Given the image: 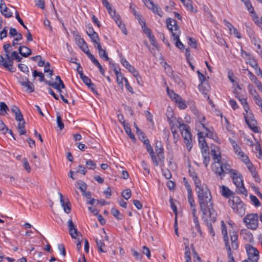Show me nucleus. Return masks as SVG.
<instances>
[{
    "label": "nucleus",
    "mask_w": 262,
    "mask_h": 262,
    "mask_svg": "<svg viewBox=\"0 0 262 262\" xmlns=\"http://www.w3.org/2000/svg\"><path fill=\"white\" fill-rule=\"evenodd\" d=\"M200 211L202 212L201 219L208 227L209 232L212 236L215 235L212 223L216 221L217 212L214 209L213 200H210L199 203Z\"/></svg>",
    "instance_id": "f257e3e1"
},
{
    "label": "nucleus",
    "mask_w": 262,
    "mask_h": 262,
    "mask_svg": "<svg viewBox=\"0 0 262 262\" xmlns=\"http://www.w3.org/2000/svg\"><path fill=\"white\" fill-rule=\"evenodd\" d=\"M189 173L195 186L199 203L212 200V196L209 189L206 184H201V182L198 178L196 172L194 171H191L190 170Z\"/></svg>",
    "instance_id": "f03ea898"
},
{
    "label": "nucleus",
    "mask_w": 262,
    "mask_h": 262,
    "mask_svg": "<svg viewBox=\"0 0 262 262\" xmlns=\"http://www.w3.org/2000/svg\"><path fill=\"white\" fill-rule=\"evenodd\" d=\"M179 124L178 127L180 129L181 135L184 138V142L186 144L187 149L190 151L192 147V135L190 131L189 126L184 123L178 121Z\"/></svg>",
    "instance_id": "7ed1b4c3"
},
{
    "label": "nucleus",
    "mask_w": 262,
    "mask_h": 262,
    "mask_svg": "<svg viewBox=\"0 0 262 262\" xmlns=\"http://www.w3.org/2000/svg\"><path fill=\"white\" fill-rule=\"evenodd\" d=\"M228 204L234 213L241 216L245 214L246 211L245 205L238 196H233L232 199H229Z\"/></svg>",
    "instance_id": "20e7f679"
},
{
    "label": "nucleus",
    "mask_w": 262,
    "mask_h": 262,
    "mask_svg": "<svg viewBox=\"0 0 262 262\" xmlns=\"http://www.w3.org/2000/svg\"><path fill=\"white\" fill-rule=\"evenodd\" d=\"M230 237L231 247L230 245L225 247L227 251L229 262H235L231 249L233 250H236L238 247V244L237 242V233L235 231L230 232Z\"/></svg>",
    "instance_id": "39448f33"
},
{
    "label": "nucleus",
    "mask_w": 262,
    "mask_h": 262,
    "mask_svg": "<svg viewBox=\"0 0 262 262\" xmlns=\"http://www.w3.org/2000/svg\"><path fill=\"white\" fill-rule=\"evenodd\" d=\"M231 177L233 183L237 189V192L247 196L248 192L244 185L242 176L241 174H237V171L236 170L235 172L231 174Z\"/></svg>",
    "instance_id": "423d86ee"
},
{
    "label": "nucleus",
    "mask_w": 262,
    "mask_h": 262,
    "mask_svg": "<svg viewBox=\"0 0 262 262\" xmlns=\"http://www.w3.org/2000/svg\"><path fill=\"white\" fill-rule=\"evenodd\" d=\"M258 216L256 213H251L247 214L244 219V222L246 227L252 230L256 229L258 224Z\"/></svg>",
    "instance_id": "0eeeda50"
},
{
    "label": "nucleus",
    "mask_w": 262,
    "mask_h": 262,
    "mask_svg": "<svg viewBox=\"0 0 262 262\" xmlns=\"http://www.w3.org/2000/svg\"><path fill=\"white\" fill-rule=\"evenodd\" d=\"M11 45L9 43H7L4 45L3 49L6 53V60L5 62L2 63V65L7 70L10 72H14L15 69L13 67V62L11 60V57L9 55Z\"/></svg>",
    "instance_id": "6e6552de"
},
{
    "label": "nucleus",
    "mask_w": 262,
    "mask_h": 262,
    "mask_svg": "<svg viewBox=\"0 0 262 262\" xmlns=\"http://www.w3.org/2000/svg\"><path fill=\"white\" fill-rule=\"evenodd\" d=\"M246 113H244V118L246 123L248 125L249 127L251 128L254 133L258 132V128L255 126L256 121L254 118L253 114L249 110L245 111Z\"/></svg>",
    "instance_id": "1a4fd4ad"
},
{
    "label": "nucleus",
    "mask_w": 262,
    "mask_h": 262,
    "mask_svg": "<svg viewBox=\"0 0 262 262\" xmlns=\"http://www.w3.org/2000/svg\"><path fill=\"white\" fill-rule=\"evenodd\" d=\"M248 258L254 262H257L259 258V252L257 249L250 244L245 246Z\"/></svg>",
    "instance_id": "9d476101"
},
{
    "label": "nucleus",
    "mask_w": 262,
    "mask_h": 262,
    "mask_svg": "<svg viewBox=\"0 0 262 262\" xmlns=\"http://www.w3.org/2000/svg\"><path fill=\"white\" fill-rule=\"evenodd\" d=\"M146 6L150 10H152L154 13L157 14L160 17L162 16V11L161 9L157 5H155L151 0H142Z\"/></svg>",
    "instance_id": "9b49d317"
},
{
    "label": "nucleus",
    "mask_w": 262,
    "mask_h": 262,
    "mask_svg": "<svg viewBox=\"0 0 262 262\" xmlns=\"http://www.w3.org/2000/svg\"><path fill=\"white\" fill-rule=\"evenodd\" d=\"M166 25L167 28L171 32L172 35H174L175 33H177L178 34L181 33L179 27L175 19L170 18H167L166 19Z\"/></svg>",
    "instance_id": "f8f14e48"
},
{
    "label": "nucleus",
    "mask_w": 262,
    "mask_h": 262,
    "mask_svg": "<svg viewBox=\"0 0 262 262\" xmlns=\"http://www.w3.org/2000/svg\"><path fill=\"white\" fill-rule=\"evenodd\" d=\"M18 82L21 85L26 88V91L28 93H32L34 91V86L33 84L30 82L27 78L24 79L20 77Z\"/></svg>",
    "instance_id": "ddd939ff"
},
{
    "label": "nucleus",
    "mask_w": 262,
    "mask_h": 262,
    "mask_svg": "<svg viewBox=\"0 0 262 262\" xmlns=\"http://www.w3.org/2000/svg\"><path fill=\"white\" fill-rule=\"evenodd\" d=\"M86 33L92 42H96L99 37L98 34L94 31L93 27L90 24L86 27Z\"/></svg>",
    "instance_id": "4468645a"
},
{
    "label": "nucleus",
    "mask_w": 262,
    "mask_h": 262,
    "mask_svg": "<svg viewBox=\"0 0 262 262\" xmlns=\"http://www.w3.org/2000/svg\"><path fill=\"white\" fill-rule=\"evenodd\" d=\"M0 11L7 18L12 16V12L7 7L4 0H0Z\"/></svg>",
    "instance_id": "2eb2a0df"
},
{
    "label": "nucleus",
    "mask_w": 262,
    "mask_h": 262,
    "mask_svg": "<svg viewBox=\"0 0 262 262\" xmlns=\"http://www.w3.org/2000/svg\"><path fill=\"white\" fill-rule=\"evenodd\" d=\"M68 225L70 235L73 238L76 239L78 236V231L71 219L69 220Z\"/></svg>",
    "instance_id": "dca6fc26"
},
{
    "label": "nucleus",
    "mask_w": 262,
    "mask_h": 262,
    "mask_svg": "<svg viewBox=\"0 0 262 262\" xmlns=\"http://www.w3.org/2000/svg\"><path fill=\"white\" fill-rule=\"evenodd\" d=\"M223 167H222V163L221 162L219 163H214L212 165V170L214 172V173L221 177H224V172H223Z\"/></svg>",
    "instance_id": "f3484780"
},
{
    "label": "nucleus",
    "mask_w": 262,
    "mask_h": 262,
    "mask_svg": "<svg viewBox=\"0 0 262 262\" xmlns=\"http://www.w3.org/2000/svg\"><path fill=\"white\" fill-rule=\"evenodd\" d=\"M11 112L15 115V119L17 121L24 120L23 115L21 113L20 109L15 105H13L11 108Z\"/></svg>",
    "instance_id": "a211bd4d"
},
{
    "label": "nucleus",
    "mask_w": 262,
    "mask_h": 262,
    "mask_svg": "<svg viewBox=\"0 0 262 262\" xmlns=\"http://www.w3.org/2000/svg\"><path fill=\"white\" fill-rule=\"evenodd\" d=\"M59 194L60 195V202L64 212L67 214L70 213L71 211L70 202L68 199L67 202H65L62 194L59 193Z\"/></svg>",
    "instance_id": "6ab92c4d"
},
{
    "label": "nucleus",
    "mask_w": 262,
    "mask_h": 262,
    "mask_svg": "<svg viewBox=\"0 0 262 262\" xmlns=\"http://www.w3.org/2000/svg\"><path fill=\"white\" fill-rule=\"evenodd\" d=\"M147 144L146 145V150L147 152L149 153L151 160L154 164V165L156 166H158V164L157 163V159L156 158V156L155 155L154 151L151 145L149 143V140H147Z\"/></svg>",
    "instance_id": "aec40b11"
},
{
    "label": "nucleus",
    "mask_w": 262,
    "mask_h": 262,
    "mask_svg": "<svg viewBox=\"0 0 262 262\" xmlns=\"http://www.w3.org/2000/svg\"><path fill=\"white\" fill-rule=\"evenodd\" d=\"M222 233L223 235V239L225 243V246L230 245L229 237L228 236L227 229L226 225L223 221L221 222Z\"/></svg>",
    "instance_id": "412c9836"
},
{
    "label": "nucleus",
    "mask_w": 262,
    "mask_h": 262,
    "mask_svg": "<svg viewBox=\"0 0 262 262\" xmlns=\"http://www.w3.org/2000/svg\"><path fill=\"white\" fill-rule=\"evenodd\" d=\"M46 84L57 90L59 93H61L62 92L61 89L65 88V85L62 81L60 82V83H57L56 82H52L50 81H46Z\"/></svg>",
    "instance_id": "4be33fe9"
},
{
    "label": "nucleus",
    "mask_w": 262,
    "mask_h": 262,
    "mask_svg": "<svg viewBox=\"0 0 262 262\" xmlns=\"http://www.w3.org/2000/svg\"><path fill=\"white\" fill-rule=\"evenodd\" d=\"M156 152L158 157L157 163L158 164V166H163L165 159L163 148L157 149Z\"/></svg>",
    "instance_id": "5701e85b"
},
{
    "label": "nucleus",
    "mask_w": 262,
    "mask_h": 262,
    "mask_svg": "<svg viewBox=\"0 0 262 262\" xmlns=\"http://www.w3.org/2000/svg\"><path fill=\"white\" fill-rule=\"evenodd\" d=\"M119 56L120 57V62L122 66L126 68L130 72L134 68V67L127 61L124 57L123 56L122 53L119 54Z\"/></svg>",
    "instance_id": "b1692460"
},
{
    "label": "nucleus",
    "mask_w": 262,
    "mask_h": 262,
    "mask_svg": "<svg viewBox=\"0 0 262 262\" xmlns=\"http://www.w3.org/2000/svg\"><path fill=\"white\" fill-rule=\"evenodd\" d=\"M95 241L99 252L105 253L107 252L106 247L103 240H99L96 238Z\"/></svg>",
    "instance_id": "393cba45"
},
{
    "label": "nucleus",
    "mask_w": 262,
    "mask_h": 262,
    "mask_svg": "<svg viewBox=\"0 0 262 262\" xmlns=\"http://www.w3.org/2000/svg\"><path fill=\"white\" fill-rule=\"evenodd\" d=\"M180 34H178L177 33H175L174 35H172L173 37V39L176 41L175 45L180 50L184 49V45L180 40Z\"/></svg>",
    "instance_id": "a878e982"
},
{
    "label": "nucleus",
    "mask_w": 262,
    "mask_h": 262,
    "mask_svg": "<svg viewBox=\"0 0 262 262\" xmlns=\"http://www.w3.org/2000/svg\"><path fill=\"white\" fill-rule=\"evenodd\" d=\"M221 193L223 196L226 198H229L230 196L233 194V192L230 190L227 187L224 185L222 186Z\"/></svg>",
    "instance_id": "bb28decb"
},
{
    "label": "nucleus",
    "mask_w": 262,
    "mask_h": 262,
    "mask_svg": "<svg viewBox=\"0 0 262 262\" xmlns=\"http://www.w3.org/2000/svg\"><path fill=\"white\" fill-rule=\"evenodd\" d=\"M200 91L204 95H206L207 92L209 91L210 86L208 84V82H204V83H200L198 86Z\"/></svg>",
    "instance_id": "cd10ccee"
},
{
    "label": "nucleus",
    "mask_w": 262,
    "mask_h": 262,
    "mask_svg": "<svg viewBox=\"0 0 262 262\" xmlns=\"http://www.w3.org/2000/svg\"><path fill=\"white\" fill-rule=\"evenodd\" d=\"M122 124L123 125L126 133L128 135L131 139L135 141L136 140V138L134 134L132 133L131 128H130L128 124H125L124 120L122 122Z\"/></svg>",
    "instance_id": "c85d7f7f"
},
{
    "label": "nucleus",
    "mask_w": 262,
    "mask_h": 262,
    "mask_svg": "<svg viewBox=\"0 0 262 262\" xmlns=\"http://www.w3.org/2000/svg\"><path fill=\"white\" fill-rule=\"evenodd\" d=\"M25 120L18 121L17 125V129L20 135H25L26 133V131L25 127Z\"/></svg>",
    "instance_id": "c756f323"
},
{
    "label": "nucleus",
    "mask_w": 262,
    "mask_h": 262,
    "mask_svg": "<svg viewBox=\"0 0 262 262\" xmlns=\"http://www.w3.org/2000/svg\"><path fill=\"white\" fill-rule=\"evenodd\" d=\"M106 9L108 11V13L110 15H112V13L114 14V20L115 21L116 24H118V21H119V15L116 14L115 10L112 9L111 5H110L108 7H106Z\"/></svg>",
    "instance_id": "7c9ffc66"
},
{
    "label": "nucleus",
    "mask_w": 262,
    "mask_h": 262,
    "mask_svg": "<svg viewBox=\"0 0 262 262\" xmlns=\"http://www.w3.org/2000/svg\"><path fill=\"white\" fill-rule=\"evenodd\" d=\"M111 212L118 220H123V215L121 214L119 211L116 208H112L111 210Z\"/></svg>",
    "instance_id": "2f4dec72"
},
{
    "label": "nucleus",
    "mask_w": 262,
    "mask_h": 262,
    "mask_svg": "<svg viewBox=\"0 0 262 262\" xmlns=\"http://www.w3.org/2000/svg\"><path fill=\"white\" fill-rule=\"evenodd\" d=\"M222 167H223V172H224V176H225V173H230L231 174H232L233 173L235 172L236 170L231 169L230 168V165L227 163L223 164L222 163Z\"/></svg>",
    "instance_id": "473e14b6"
},
{
    "label": "nucleus",
    "mask_w": 262,
    "mask_h": 262,
    "mask_svg": "<svg viewBox=\"0 0 262 262\" xmlns=\"http://www.w3.org/2000/svg\"><path fill=\"white\" fill-rule=\"evenodd\" d=\"M193 217V221L195 225V227L196 228L198 232L200 234L201 236H202L203 233L201 229V227L199 224V219L198 216H194Z\"/></svg>",
    "instance_id": "72a5a7b5"
},
{
    "label": "nucleus",
    "mask_w": 262,
    "mask_h": 262,
    "mask_svg": "<svg viewBox=\"0 0 262 262\" xmlns=\"http://www.w3.org/2000/svg\"><path fill=\"white\" fill-rule=\"evenodd\" d=\"M33 76L34 78L38 76L39 77V80L40 82L43 81L46 83V81H47L45 79L43 74L41 72H37L36 70H34L33 72Z\"/></svg>",
    "instance_id": "f704fd0d"
},
{
    "label": "nucleus",
    "mask_w": 262,
    "mask_h": 262,
    "mask_svg": "<svg viewBox=\"0 0 262 262\" xmlns=\"http://www.w3.org/2000/svg\"><path fill=\"white\" fill-rule=\"evenodd\" d=\"M9 108L4 102H0V115H5L7 113Z\"/></svg>",
    "instance_id": "c9c22d12"
},
{
    "label": "nucleus",
    "mask_w": 262,
    "mask_h": 262,
    "mask_svg": "<svg viewBox=\"0 0 262 262\" xmlns=\"http://www.w3.org/2000/svg\"><path fill=\"white\" fill-rule=\"evenodd\" d=\"M79 75L80 77L82 80V81L87 85L88 86L90 85L91 83V80L86 76L84 75L83 73V72H79Z\"/></svg>",
    "instance_id": "e433bc0d"
},
{
    "label": "nucleus",
    "mask_w": 262,
    "mask_h": 262,
    "mask_svg": "<svg viewBox=\"0 0 262 262\" xmlns=\"http://www.w3.org/2000/svg\"><path fill=\"white\" fill-rule=\"evenodd\" d=\"M184 6L187 8V10L192 12L193 7L192 5V2L190 0H181Z\"/></svg>",
    "instance_id": "4c0bfd02"
},
{
    "label": "nucleus",
    "mask_w": 262,
    "mask_h": 262,
    "mask_svg": "<svg viewBox=\"0 0 262 262\" xmlns=\"http://www.w3.org/2000/svg\"><path fill=\"white\" fill-rule=\"evenodd\" d=\"M176 103L178 104L179 108L181 110L185 109L187 106L185 101H184L181 97L180 99H178L176 100Z\"/></svg>",
    "instance_id": "58836bf2"
},
{
    "label": "nucleus",
    "mask_w": 262,
    "mask_h": 262,
    "mask_svg": "<svg viewBox=\"0 0 262 262\" xmlns=\"http://www.w3.org/2000/svg\"><path fill=\"white\" fill-rule=\"evenodd\" d=\"M238 157L245 164L247 163L248 162H250V160L246 154L243 151L241 152V153L238 155Z\"/></svg>",
    "instance_id": "ea45409f"
},
{
    "label": "nucleus",
    "mask_w": 262,
    "mask_h": 262,
    "mask_svg": "<svg viewBox=\"0 0 262 262\" xmlns=\"http://www.w3.org/2000/svg\"><path fill=\"white\" fill-rule=\"evenodd\" d=\"M10 56L12 62L13 60H15L17 62H20L22 59V58L18 55L16 51H13Z\"/></svg>",
    "instance_id": "a19ab883"
},
{
    "label": "nucleus",
    "mask_w": 262,
    "mask_h": 262,
    "mask_svg": "<svg viewBox=\"0 0 262 262\" xmlns=\"http://www.w3.org/2000/svg\"><path fill=\"white\" fill-rule=\"evenodd\" d=\"M85 164L89 169H94L96 168V164L91 160H87Z\"/></svg>",
    "instance_id": "79ce46f5"
},
{
    "label": "nucleus",
    "mask_w": 262,
    "mask_h": 262,
    "mask_svg": "<svg viewBox=\"0 0 262 262\" xmlns=\"http://www.w3.org/2000/svg\"><path fill=\"white\" fill-rule=\"evenodd\" d=\"M236 98L238 99L239 101L243 105L245 111H247V110H249V106L246 99L238 98L237 96Z\"/></svg>",
    "instance_id": "37998d69"
},
{
    "label": "nucleus",
    "mask_w": 262,
    "mask_h": 262,
    "mask_svg": "<svg viewBox=\"0 0 262 262\" xmlns=\"http://www.w3.org/2000/svg\"><path fill=\"white\" fill-rule=\"evenodd\" d=\"M23 52V56L24 57H27L32 54V50L30 48L25 46H24Z\"/></svg>",
    "instance_id": "c03bdc74"
},
{
    "label": "nucleus",
    "mask_w": 262,
    "mask_h": 262,
    "mask_svg": "<svg viewBox=\"0 0 262 262\" xmlns=\"http://www.w3.org/2000/svg\"><path fill=\"white\" fill-rule=\"evenodd\" d=\"M245 6L246 7L248 10L251 13H253L254 12V8L252 7L250 0H246L244 2Z\"/></svg>",
    "instance_id": "a18cd8bd"
},
{
    "label": "nucleus",
    "mask_w": 262,
    "mask_h": 262,
    "mask_svg": "<svg viewBox=\"0 0 262 262\" xmlns=\"http://www.w3.org/2000/svg\"><path fill=\"white\" fill-rule=\"evenodd\" d=\"M250 199L251 200V201L256 207H259L260 206L261 204L260 202L255 195H250Z\"/></svg>",
    "instance_id": "49530a36"
},
{
    "label": "nucleus",
    "mask_w": 262,
    "mask_h": 262,
    "mask_svg": "<svg viewBox=\"0 0 262 262\" xmlns=\"http://www.w3.org/2000/svg\"><path fill=\"white\" fill-rule=\"evenodd\" d=\"M132 192L129 189L124 190L122 193V196L125 199L128 200L131 196Z\"/></svg>",
    "instance_id": "de8ad7c7"
},
{
    "label": "nucleus",
    "mask_w": 262,
    "mask_h": 262,
    "mask_svg": "<svg viewBox=\"0 0 262 262\" xmlns=\"http://www.w3.org/2000/svg\"><path fill=\"white\" fill-rule=\"evenodd\" d=\"M57 123L60 130H62L64 128V124L62 121V118L59 114L57 116Z\"/></svg>",
    "instance_id": "09e8293b"
},
{
    "label": "nucleus",
    "mask_w": 262,
    "mask_h": 262,
    "mask_svg": "<svg viewBox=\"0 0 262 262\" xmlns=\"http://www.w3.org/2000/svg\"><path fill=\"white\" fill-rule=\"evenodd\" d=\"M118 27L121 29L122 33L125 35L127 34V31L126 29L125 26L124 24L121 23V21L120 18L119 17V21H118V24H117Z\"/></svg>",
    "instance_id": "8fccbe9b"
},
{
    "label": "nucleus",
    "mask_w": 262,
    "mask_h": 262,
    "mask_svg": "<svg viewBox=\"0 0 262 262\" xmlns=\"http://www.w3.org/2000/svg\"><path fill=\"white\" fill-rule=\"evenodd\" d=\"M88 57L91 59V61L96 66L99 67L100 64L99 61L95 58V56L92 54H89Z\"/></svg>",
    "instance_id": "3c124183"
},
{
    "label": "nucleus",
    "mask_w": 262,
    "mask_h": 262,
    "mask_svg": "<svg viewBox=\"0 0 262 262\" xmlns=\"http://www.w3.org/2000/svg\"><path fill=\"white\" fill-rule=\"evenodd\" d=\"M88 57L91 59V61L96 66L99 67L100 64L99 61L95 58V56L92 54H89Z\"/></svg>",
    "instance_id": "603ef678"
},
{
    "label": "nucleus",
    "mask_w": 262,
    "mask_h": 262,
    "mask_svg": "<svg viewBox=\"0 0 262 262\" xmlns=\"http://www.w3.org/2000/svg\"><path fill=\"white\" fill-rule=\"evenodd\" d=\"M188 43L192 48H194V49L196 48L197 44H196V40L195 39L189 37Z\"/></svg>",
    "instance_id": "864d4df0"
},
{
    "label": "nucleus",
    "mask_w": 262,
    "mask_h": 262,
    "mask_svg": "<svg viewBox=\"0 0 262 262\" xmlns=\"http://www.w3.org/2000/svg\"><path fill=\"white\" fill-rule=\"evenodd\" d=\"M8 130L6 125L3 122V121L0 120V131L2 132L3 134H6Z\"/></svg>",
    "instance_id": "5fc2aeb1"
},
{
    "label": "nucleus",
    "mask_w": 262,
    "mask_h": 262,
    "mask_svg": "<svg viewBox=\"0 0 262 262\" xmlns=\"http://www.w3.org/2000/svg\"><path fill=\"white\" fill-rule=\"evenodd\" d=\"M203 157V164L207 167L210 161L209 154L202 155Z\"/></svg>",
    "instance_id": "6e6d98bb"
},
{
    "label": "nucleus",
    "mask_w": 262,
    "mask_h": 262,
    "mask_svg": "<svg viewBox=\"0 0 262 262\" xmlns=\"http://www.w3.org/2000/svg\"><path fill=\"white\" fill-rule=\"evenodd\" d=\"M185 257L186 259V262H191V256H190V251L188 247L186 248V250L185 252Z\"/></svg>",
    "instance_id": "4d7b16f0"
},
{
    "label": "nucleus",
    "mask_w": 262,
    "mask_h": 262,
    "mask_svg": "<svg viewBox=\"0 0 262 262\" xmlns=\"http://www.w3.org/2000/svg\"><path fill=\"white\" fill-rule=\"evenodd\" d=\"M202 155L209 154V147L207 145L200 146Z\"/></svg>",
    "instance_id": "13d9d810"
},
{
    "label": "nucleus",
    "mask_w": 262,
    "mask_h": 262,
    "mask_svg": "<svg viewBox=\"0 0 262 262\" xmlns=\"http://www.w3.org/2000/svg\"><path fill=\"white\" fill-rule=\"evenodd\" d=\"M188 201L190 204V207L195 206L194 200L193 198L192 193L188 194Z\"/></svg>",
    "instance_id": "bf43d9fd"
},
{
    "label": "nucleus",
    "mask_w": 262,
    "mask_h": 262,
    "mask_svg": "<svg viewBox=\"0 0 262 262\" xmlns=\"http://www.w3.org/2000/svg\"><path fill=\"white\" fill-rule=\"evenodd\" d=\"M212 158L216 163H219L221 162V155L220 151L212 157Z\"/></svg>",
    "instance_id": "052dcab7"
},
{
    "label": "nucleus",
    "mask_w": 262,
    "mask_h": 262,
    "mask_svg": "<svg viewBox=\"0 0 262 262\" xmlns=\"http://www.w3.org/2000/svg\"><path fill=\"white\" fill-rule=\"evenodd\" d=\"M99 56L103 58L105 61H109L110 58L108 57L107 53L105 50H102V52L99 53Z\"/></svg>",
    "instance_id": "680f3d73"
},
{
    "label": "nucleus",
    "mask_w": 262,
    "mask_h": 262,
    "mask_svg": "<svg viewBox=\"0 0 262 262\" xmlns=\"http://www.w3.org/2000/svg\"><path fill=\"white\" fill-rule=\"evenodd\" d=\"M197 73L200 83H204V82H207L206 80V77L203 74L201 73L200 71H198Z\"/></svg>",
    "instance_id": "e2e57ef3"
},
{
    "label": "nucleus",
    "mask_w": 262,
    "mask_h": 262,
    "mask_svg": "<svg viewBox=\"0 0 262 262\" xmlns=\"http://www.w3.org/2000/svg\"><path fill=\"white\" fill-rule=\"evenodd\" d=\"M36 5L40 9L43 10L45 8V2L44 0H35Z\"/></svg>",
    "instance_id": "0e129e2a"
},
{
    "label": "nucleus",
    "mask_w": 262,
    "mask_h": 262,
    "mask_svg": "<svg viewBox=\"0 0 262 262\" xmlns=\"http://www.w3.org/2000/svg\"><path fill=\"white\" fill-rule=\"evenodd\" d=\"M18 67L20 69V70L23 72L24 73L29 72V69L28 67L24 64L19 63L18 65Z\"/></svg>",
    "instance_id": "69168bd1"
},
{
    "label": "nucleus",
    "mask_w": 262,
    "mask_h": 262,
    "mask_svg": "<svg viewBox=\"0 0 262 262\" xmlns=\"http://www.w3.org/2000/svg\"><path fill=\"white\" fill-rule=\"evenodd\" d=\"M23 163H24V167L25 168V169L28 172H29L31 170V167L29 165V164L28 162V160L26 158H23Z\"/></svg>",
    "instance_id": "338daca9"
},
{
    "label": "nucleus",
    "mask_w": 262,
    "mask_h": 262,
    "mask_svg": "<svg viewBox=\"0 0 262 262\" xmlns=\"http://www.w3.org/2000/svg\"><path fill=\"white\" fill-rule=\"evenodd\" d=\"M254 99L255 103L259 106H260L261 107H262V99L258 96V95L254 96Z\"/></svg>",
    "instance_id": "774afa93"
}]
</instances>
